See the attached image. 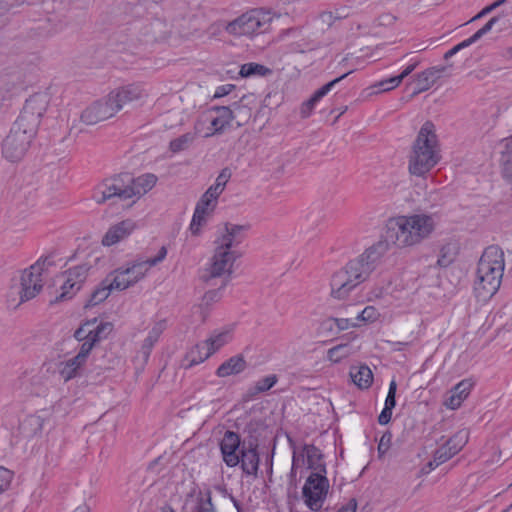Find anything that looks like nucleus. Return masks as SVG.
<instances>
[{
    "mask_svg": "<svg viewBox=\"0 0 512 512\" xmlns=\"http://www.w3.org/2000/svg\"><path fill=\"white\" fill-rule=\"evenodd\" d=\"M231 178V171L228 168L222 169L219 175L216 178L215 184H219L223 188H225L227 182Z\"/></svg>",
    "mask_w": 512,
    "mask_h": 512,
    "instance_id": "nucleus-52",
    "label": "nucleus"
},
{
    "mask_svg": "<svg viewBox=\"0 0 512 512\" xmlns=\"http://www.w3.org/2000/svg\"><path fill=\"white\" fill-rule=\"evenodd\" d=\"M166 321L160 320L156 322L151 330L148 333V336L145 338L142 344L141 352L144 357L147 359L151 353V350L155 343L159 340L161 334L166 329Z\"/></svg>",
    "mask_w": 512,
    "mask_h": 512,
    "instance_id": "nucleus-32",
    "label": "nucleus"
},
{
    "mask_svg": "<svg viewBox=\"0 0 512 512\" xmlns=\"http://www.w3.org/2000/svg\"><path fill=\"white\" fill-rule=\"evenodd\" d=\"M505 268L504 252L491 245L482 253L476 271L474 292L478 299H490L500 288Z\"/></svg>",
    "mask_w": 512,
    "mask_h": 512,
    "instance_id": "nucleus-5",
    "label": "nucleus"
},
{
    "mask_svg": "<svg viewBox=\"0 0 512 512\" xmlns=\"http://www.w3.org/2000/svg\"><path fill=\"white\" fill-rule=\"evenodd\" d=\"M507 0H497L495 2H493V6L496 8H498L499 6L503 5Z\"/></svg>",
    "mask_w": 512,
    "mask_h": 512,
    "instance_id": "nucleus-60",
    "label": "nucleus"
},
{
    "mask_svg": "<svg viewBox=\"0 0 512 512\" xmlns=\"http://www.w3.org/2000/svg\"><path fill=\"white\" fill-rule=\"evenodd\" d=\"M91 326H93V322H86L80 328L75 331L74 337L79 341L84 343L88 341L90 335L92 333Z\"/></svg>",
    "mask_w": 512,
    "mask_h": 512,
    "instance_id": "nucleus-45",
    "label": "nucleus"
},
{
    "mask_svg": "<svg viewBox=\"0 0 512 512\" xmlns=\"http://www.w3.org/2000/svg\"><path fill=\"white\" fill-rule=\"evenodd\" d=\"M442 159L441 145L434 130H419L408 161L411 175L425 177Z\"/></svg>",
    "mask_w": 512,
    "mask_h": 512,
    "instance_id": "nucleus-6",
    "label": "nucleus"
},
{
    "mask_svg": "<svg viewBox=\"0 0 512 512\" xmlns=\"http://www.w3.org/2000/svg\"><path fill=\"white\" fill-rule=\"evenodd\" d=\"M325 475L326 473L312 472L303 486L304 502L313 511L321 509L326 498L329 481Z\"/></svg>",
    "mask_w": 512,
    "mask_h": 512,
    "instance_id": "nucleus-11",
    "label": "nucleus"
},
{
    "mask_svg": "<svg viewBox=\"0 0 512 512\" xmlns=\"http://www.w3.org/2000/svg\"><path fill=\"white\" fill-rule=\"evenodd\" d=\"M444 66L430 67L415 76L416 86L412 94L424 92L430 89L445 71Z\"/></svg>",
    "mask_w": 512,
    "mask_h": 512,
    "instance_id": "nucleus-25",
    "label": "nucleus"
},
{
    "mask_svg": "<svg viewBox=\"0 0 512 512\" xmlns=\"http://www.w3.org/2000/svg\"><path fill=\"white\" fill-rule=\"evenodd\" d=\"M259 455L256 446L242 444L240 450V465L243 473L256 477L259 469Z\"/></svg>",
    "mask_w": 512,
    "mask_h": 512,
    "instance_id": "nucleus-23",
    "label": "nucleus"
},
{
    "mask_svg": "<svg viewBox=\"0 0 512 512\" xmlns=\"http://www.w3.org/2000/svg\"><path fill=\"white\" fill-rule=\"evenodd\" d=\"M222 297L221 289L210 290L206 292L202 298L201 303L196 308L195 313H199L201 320L205 321L209 314L210 307L218 302Z\"/></svg>",
    "mask_w": 512,
    "mask_h": 512,
    "instance_id": "nucleus-37",
    "label": "nucleus"
},
{
    "mask_svg": "<svg viewBox=\"0 0 512 512\" xmlns=\"http://www.w3.org/2000/svg\"><path fill=\"white\" fill-rule=\"evenodd\" d=\"M507 139L510 141V143H512V136Z\"/></svg>",
    "mask_w": 512,
    "mask_h": 512,
    "instance_id": "nucleus-64",
    "label": "nucleus"
},
{
    "mask_svg": "<svg viewBox=\"0 0 512 512\" xmlns=\"http://www.w3.org/2000/svg\"><path fill=\"white\" fill-rule=\"evenodd\" d=\"M391 440H392V435L390 432H385L380 440H379V444H378V453L380 455H384L390 448L391 446Z\"/></svg>",
    "mask_w": 512,
    "mask_h": 512,
    "instance_id": "nucleus-48",
    "label": "nucleus"
},
{
    "mask_svg": "<svg viewBox=\"0 0 512 512\" xmlns=\"http://www.w3.org/2000/svg\"><path fill=\"white\" fill-rule=\"evenodd\" d=\"M198 512H214V511L211 509H208V508L200 507Z\"/></svg>",
    "mask_w": 512,
    "mask_h": 512,
    "instance_id": "nucleus-61",
    "label": "nucleus"
},
{
    "mask_svg": "<svg viewBox=\"0 0 512 512\" xmlns=\"http://www.w3.org/2000/svg\"><path fill=\"white\" fill-rule=\"evenodd\" d=\"M232 339L231 330L228 328L215 330L205 340L208 344L209 352L213 355Z\"/></svg>",
    "mask_w": 512,
    "mask_h": 512,
    "instance_id": "nucleus-31",
    "label": "nucleus"
},
{
    "mask_svg": "<svg viewBox=\"0 0 512 512\" xmlns=\"http://www.w3.org/2000/svg\"><path fill=\"white\" fill-rule=\"evenodd\" d=\"M493 10H495V7L493 6V4H490L488 6H486L485 8H483L476 16H474L472 18V21L474 20H477V19H480L482 17H484L485 15L489 14L490 12H492Z\"/></svg>",
    "mask_w": 512,
    "mask_h": 512,
    "instance_id": "nucleus-55",
    "label": "nucleus"
},
{
    "mask_svg": "<svg viewBox=\"0 0 512 512\" xmlns=\"http://www.w3.org/2000/svg\"><path fill=\"white\" fill-rule=\"evenodd\" d=\"M73 512H90V507L87 504H82L75 508Z\"/></svg>",
    "mask_w": 512,
    "mask_h": 512,
    "instance_id": "nucleus-57",
    "label": "nucleus"
},
{
    "mask_svg": "<svg viewBox=\"0 0 512 512\" xmlns=\"http://www.w3.org/2000/svg\"><path fill=\"white\" fill-rule=\"evenodd\" d=\"M224 189L225 188H223L219 184L214 183L206 190V192L203 195L206 196V198H210L211 200L218 203V198L223 193Z\"/></svg>",
    "mask_w": 512,
    "mask_h": 512,
    "instance_id": "nucleus-49",
    "label": "nucleus"
},
{
    "mask_svg": "<svg viewBox=\"0 0 512 512\" xmlns=\"http://www.w3.org/2000/svg\"><path fill=\"white\" fill-rule=\"evenodd\" d=\"M247 366L246 360L242 355H235L224 361L216 370L218 377L224 378L236 375L245 370Z\"/></svg>",
    "mask_w": 512,
    "mask_h": 512,
    "instance_id": "nucleus-27",
    "label": "nucleus"
},
{
    "mask_svg": "<svg viewBox=\"0 0 512 512\" xmlns=\"http://www.w3.org/2000/svg\"><path fill=\"white\" fill-rule=\"evenodd\" d=\"M391 417H392V410H386L385 408H383V410L381 411V413L378 417V422L380 425H386L390 422Z\"/></svg>",
    "mask_w": 512,
    "mask_h": 512,
    "instance_id": "nucleus-53",
    "label": "nucleus"
},
{
    "mask_svg": "<svg viewBox=\"0 0 512 512\" xmlns=\"http://www.w3.org/2000/svg\"><path fill=\"white\" fill-rule=\"evenodd\" d=\"M211 356L209 352L208 344L205 341L197 343L187 353L183 360V366L185 368H191L194 365H198L204 362Z\"/></svg>",
    "mask_w": 512,
    "mask_h": 512,
    "instance_id": "nucleus-28",
    "label": "nucleus"
},
{
    "mask_svg": "<svg viewBox=\"0 0 512 512\" xmlns=\"http://www.w3.org/2000/svg\"><path fill=\"white\" fill-rule=\"evenodd\" d=\"M350 376L354 384L357 385L360 389L369 388L373 382V373L371 369L366 365L352 367Z\"/></svg>",
    "mask_w": 512,
    "mask_h": 512,
    "instance_id": "nucleus-33",
    "label": "nucleus"
},
{
    "mask_svg": "<svg viewBox=\"0 0 512 512\" xmlns=\"http://www.w3.org/2000/svg\"><path fill=\"white\" fill-rule=\"evenodd\" d=\"M472 387L473 382L470 379L460 381L449 391V395L444 400V405L451 410L459 408L470 394Z\"/></svg>",
    "mask_w": 512,
    "mask_h": 512,
    "instance_id": "nucleus-24",
    "label": "nucleus"
},
{
    "mask_svg": "<svg viewBox=\"0 0 512 512\" xmlns=\"http://www.w3.org/2000/svg\"><path fill=\"white\" fill-rule=\"evenodd\" d=\"M245 226L226 223L219 231L215 239L214 254L208 267L201 275V279L208 282L212 278L229 276L233 271V265L240 253L236 248L245 238Z\"/></svg>",
    "mask_w": 512,
    "mask_h": 512,
    "instance_id": "nucleus-3",
    "label": "nucleus"
},
{
    "mask_svg": "<svg viewBox=\"0 0 512 512\" xmlns=\"http://www.w3.org/2000/svg\"><path fill=\"white\" fill-rule=\"evenodd\" d=\"M468 442V432L460 430L441 445L434 453L433 460L429 462L430 469H434L456 455Z\"/></svg>",
    "mask_w": 512,
    "mask_h": 512,
    "instance_id": "nucleus-14",
    "label": "nucleus"
},
{
    "mask_svg": "<svg viewBox=\"0 0 512 512\" xmlns=\"http://www.w3.org/2000/svg\"><path fill=\"white\" fill-rule=\"evenodd\" d=\"M52 264L48 258L39 259L21 275L20 303L33 299L43 288L48 267Z\"/></svg>",
    "mask_w": 512,
    "mask_h": 512,
    "instance_id": "nucleus-9",
    "label": "nucleus"
},
{
    "mask_svg": "<svg viewBox=\"0 0 512 512\" xmlns=\"http://www.w3.org/2000/svg\"><path fill=\"white\" fill-rule=\"evenodd\" d=\"M329 322H332L338 330H347L350 327H358L359 323L354 319L349 318H331Z\"/></svg>",
    "mask_w": 512,
    "mask_h": 512,
    "instance_id": "nucleus-46",
    "label": "nucleus"
},
{
    "mask_svg": "<svg viewBox=\"0 0 512 512\" xmlns=\"http://www.w3.org/2000/svg\"><path fill=\"white\" fill-rule=\"evenodd\" d=\"M93 326H91L92 333L88 341H85L81 344V347H85L89 345V353L94 347L95 343L99 342L101 339L106 338L110 332L112 331V324L108 322H100L98 323L96 319L92 320Z\"/></svg>",
    "mask_w": 512,
    "mask_h": 512,
    "instance_id": "nucleus-30",
    "label": "nucleus"
},
{
    "mask_svg": "<svg viewBox=\"0 0 512 512\" xmlns=\"http://www.w3.org/2000/svg\"><path fill=\"white\" fill-rule=\"evenodd\" d=\"M420 59L418 58H412L410 60V63L405 67V69L397 76H393L387 79H384L380 82H378L375 86L379 89V91H389L397 86L402 82V80L407 77L409 74H411L415 68L419 65Z\"/></svg>",
    "mask_w": 512,
    "mask_h": 512,
    "instance_id": "nucleus-29",
    "label": "nucleus"
},
{
    "mask_svg": "<svg viewBox=\"0 0 512 512\" xmlns=\"http://www.w3.org/2000/svg\"><path fill=\"white\" fill-rule=\"evenodd\" d=\"M161 512H175V511L170 505H164L161 508Z\"/></svg>",
    "mask_w": 512,
    "mask_h": 512,
    "instance_id": "nucleus-59",
    "label": "nucleus"
},
{
    "mask_svg": "<svg viewBox=\"0 0 512 512\" xmlns=\"http://www.w3.org/2000/svg\"><path fill=\"white\" fill-rule=\"evenodd\" d=\"M13 476V471L0 466V492H4L10 487Z\"/></svg>",
    "mask_w": 512,
    "mask_h": 512,
    "instance_id": "nucleus-42",
    "label": "nucleus"
},
{
    "mask_svg": "<svg viewBox=\"0 0 512 512\" xmlns=\"http://www.w3.org/2000/svg\"><path fill=\"white\" fill-rule=\"evenodd\" d=\"M437 220L429 213L398 215L388 219L385 231L387 248L389 244L404 249L420 245L435 232Z\"/></svg>",
    "mask_w": 512,
    "mask_h": 512,
    "instance_id": "nucleus-2",
    "label": "nucleus"
},
{
    "mask_svg": "<svg viewBox=\"0 0 512 512\" xmlns=\"http://www.w3.org/2000/svg\"><path fill=\"white\" fill-rule=\"evenodd\" d=\"M396 390H397V384L395 380H392L389 384L388 394L385 399L384 408L386 410H393L396 406Z\"/></svg>",
    "mask_w": 512,
    "mask_h": 512,
    "instance_id": "nucleus-43",
    "label": "nucleus"
},
{
    "mask_svg": "<svg viewBox=\"0 0 512 512\" xmlns=\"http://www.w3.org/2000/svg\"><path fill=\"white\" fill-rule=\"evenodd\" d=\"M50 98L47 93H36L26 100L16 120L19 128H38L46 112Z\"/></svg>",
    "mask_w": 512,
    "mask_h": 512,
    "instance_id": "nucleus-10",
    "label": "nucleus"
},
{
    "mask_svg": "<svg viewBox=\"0 0 512 512\" xmlns=\"http://www.w3.org/2000/svg\"><path fill=\"white\" fill-rule=\"evenodd\" d=\"M326 16H328L329 18H331V14H330V13H328V14H324V15H323V17H326Z\"/></svg>",
    "mask_w": 512,
    "mask_h": 512,
    "instance_id": "nucleus-63",
    "label": "nucleus"
},
{
    "mask_svg": "<svg viewBox=\"0 0 512 512\" xmlns=\"http://www.w3.org/2000/svg\"><path fill=\"white\" fill-rule=\"evenodd\" d=\"M351 354V348L348 344H339L330 348L327 352V358L334 363L340 362L342 359Z\"/></svg>",
    "mask_w": 512,
    "mask_h": 512,
    "instance_id": "nucleus-40",
    "label": "nucleus"
},
{
    "mask_svg": "<svg viewBox=\"0 0 512 512\" xmlns=\"http://www.w3.org/2000/svg\"><path fill=\"white\" fill-rule=\"evenodd\" d=\"M500 167L502 177L512 185V143L508 139L504 142V148L501 152Z\"/></svg>",
    "mask_w": 512,
    "mask_h": 512,
    "instance_id": "nucleus-34",
    "label": "nucleus"
},
{
    "mask_svg": "<svg viewBox=\"0 0 512 512\" xmlns=\"http://www.w3.org/2000/svg\"><path fill=\"white\" fill-rule=\"evenodd\" d=\"M35 130H10L2 143V154L10 162H17L25 155Z\"/></svg>",
    "mask_w": 512,
    "mask_h": 512,
    "instance_id": "nucleus-12",
    "label": "nucleus"
},
{
    "mask_svg": "<svg viewBox=\"0 0 512 512\" xmlns=\"http://www.w3.org/2000/svg\"><path fill=\"white\" fill-rule=\"evenodd\" d=\"M421 128H425V129H428V128H435V125H434L431 121L427 120V121L422 125V127H421Z\"/></svg>",
    "mask_w": 512,
    "mask_h": 512,
    "instance_id": "nucleus-58",
    "label": "nucleus"
},
{
    "mask_svg": "<svg viewBox=\"0 0 512 512\" xmlns=\"http://www.w3.org/2000/svg\"><path fill=\"white\" fill-rule=\"evenodd\" d=\"M380 317L379 311L374 306L365 307L355 318L357 322H375Z\"/></svg>",
    "mask_w": 512,
    "mask_h": 512,
    "instance_id": "nucleus-41",
    "label": "nucleus"
},
{
    "mask_svg": "<svg viewBox=\"0 0 512 512\" xmlns=\"http://www.w3.org/2000/svg\"><path fill=\"white\" fill-rule=\"evenodd\" d=\"M235 88V85L233 84H224L220 85L216 88L214 92V98H222L228 94H230Z\"/></svg>",
    "mask_w": 512,
    "mask_h": 512,
    "instance_id": "nucleus-51",
    "label": "nucleus"
},
{
    "mask_svg": "<svg viewBox=\"0 0 512 512\" xmlns=\"http://www.w3.org/2000/svg\"><path fill=\"white\" fill-rule=\"evenodd\" d=\"M234 504H235V507L239 510L240 509L239 504L236 501L234 502Z\"/></svg>",
    "mask_w": 512,
    "mask_h": 512,
    "instance_id": "nucleus-62",
    "label": "nucleus"
},
{
    "mask_svg": "<svg viewBox=\"0 0 512 512\" xmlns=\"http://www.w3.org/2000/svg\"><path fill=\"white\" fill-rule=\"evenodd\" d=\"M233 119V112L229 107L217 106L203 111L200 115L202 123H210L212 128H226Z\"/></svg>",
    "mask_w": 512,
    "mask_h": 512,
    "instance_id": "nucleus-21",
    "label": "nucleus"
},
{
    "mask_svg": "<svg viewBox=\"0 0 512 512\" xmlns=\"http://www.w3.org/2000/svg\"><path fill=\"white\" fill-rule=\"evenodd\" d=\"M196 139V133L195 132H187L184 135L180 136L177 139H174L170 142V149L177 153L182 150L187 149L190 147V145L194 142Z\"/></svg>",
    "mask_w": 512,
    "mask_h": 512,
    "instance_id": "nucleus-39",
    "label": "nucleus"
},
{
    "mask_svg": "<svg viewBox=\"0 0 512 512\" xmlns=\"http://www.w3.org/2000/svg\"><path fill=\"white\" fill-rule=\"evenodd\" d=\"M498 17H492L482 28L476 31L472 36H470L471 40L476 43L479 39H481L485 34L490 32L493 26L498 22Z\"/></svg>",
    "mask_w": 512,
    "mask_h": 512,
    "instance_id": "nucleus-44",
    "label": "nucleus"
},
{
    "mask_svg": "<svg viewBox=\"0 0 512 512\" xmlns=\"http://www.w3.org/2000/svg\"><path fill=\"white\" fill-rule=\"evenodd\" d=\"M357 502L354 498L350 499L346 505L341 507L338 512H356Z\"/></svg>",
    "mask_w": 512,
    "mask_h": 512,
    "instance_id": "nucleus-54",
    "label": "nucleus"
},
{
    "mask_svg": "<svg viewBox=\"0 0 512 512\" xmlns=\"http://www.w3.org/2000/svg\"><path fill=\"white\" fill-rule=\"evenodd\" d=\"M116 113L109 96H107L106 99L96 101L86 108L81 114V121L85 125H95L114 116Z\"/></svg>",
    "mask_w": 512,
    "mask_h": 512,
    "instance_id": "nucleus-15",
    "label": "nucleus"
},
{
    "mask_svg": "<svg viewBox=\"0 0 512 512\" xmlns=\"http://www.w3.org/2000/svg\"><path fill=\"white\" fill-rule=\"evenodd\" d=\"M145 95V91L140 85L130 84L111 91L108 96L116 112H118L126 104L139 100Z\"/></svg>",
    "mask_w": 512,
    "mask_h": 512,
    "instance_id": "nucleus-17",
    "label": "nucleus"
},
{
    "mask_svg": "<svg viewBox=\"0 0 512 512\" xmlns=\"http://www.w3.org/2000/svg\"><path fill=\"white\" fill-rule=\"evenodd\" d=\"M273 20L270 10L264 8H251L235 19L229 21L224 30L227 34L240 38L254 39L269 32Z\"/></svg>",
    "mask_w": 512,
    "mask_h": 512,
    "instance_id": "nucleus-7",
    "label": "nucleus"
},
{
    "mask_svg": "<svg viewBox=\"0 0 512 512\" xmlns=\"http://www.w3.org/2000/svg\"><path fill=\"white\" fill-rule=\"evenodd\" d=\"M88 271L89 266L87 264H81L59 275L57 282L60 283V294L57 299L66 300L72 298L81 288L82 283L88 275Z\"/></svg>",
    "mask_w": 512,
    "mask_h": 512,
    "instance_id": "nucleus-13",
    "label": "nucleus"
},
{
    "mask_svg": "<svg viewBox=\"0 0 512 512\" xmlns=\"http://www.w3.org/2000/svg\"><path fill=\"white\" fill-rule=\"evenodd\" d=\"M166 255L167 249L165 246H162L155 257L135 261L126 266L119 267L110 273L112 277L111 285L118 291H123L133 286L146 276L151 267L162 262L166 258Z\"/></svg>",
    "mask_w": 512,
    "mask_h": 512,
    "instance_id": "nucleus-8",
    "label": "nucleus"
},
{
    "mask_svg": "<svg viewBox=\"0 0 512 512\" xmlns=\"http://www.w3.org/2000/svg\"><path fill=\"white\" fill-rule=\"evenodd\" d=\"M272 73V70L265 65L249 62L240 66L239 76L241 78H261Z\"/></svg>",
    "mask_w": 512,
    "mask_h": 512,
    "instance_id": "nucleus-35",
    "label": "nucleus"
},
{
    "mask_svg": "<svg viewBox=\"0 0 512 512\" xmlns=\"http://www.w3.org/2000/svg\"><path fill=\"white\" fill-rule=\"evenodd\" d=\"M277 381L278 377L275 374L265 376L257 380L254 385L248 389L247 393L251 398H253L260 393H264L270 390L277 383Z\"/></svg>",
    "mask_w": 512,
    "mask_h": 512,
    "instance_id": "nucleus-38",
    "label": "nucleus"
},
{
    "mask_svg": "<svg viewBox=\"0 0 512 512\" xmlns=\"http://www.w3.org/2000/svg\"><path fill=\"white\" fill-rule=\"evenodd\" d=\"M110 284H112V277L109 274L91 294L88 306L98 305L107 299L111 291L116 290L115 287Z\"/></svg>",
    "mask_w": 512,
    "mask_h": 512,
    "instance_id": "nucleus-36",
    "label": "nucleus"
},
{
    "mask_svg": "<svg viewBox=\"0 0 512 512\" xmlns=\"http://www.w3.org/2000/svg\"><path fill=\"white\" fill-rule=\"evenodd\" d=\"M306 457L307 467L313 472L326 473L325 465L322 461V455L318 448L313 445H305L301 454H293V467L298 466L300 461L304 462Z\"/></svg>",
    "mask_w": 512,
    "mask_h": 512,
    "instance_id": "nucleus-22",
    "label": "nucleus"
},
{
    "mask_svg": "<svg viewBox=\"0 0 512 512\" xmlns=\"http://www.w3.org/2000/svg\"><path fill=\"white\" fill-rule=\"evenodd\" d=\"M453 261V256L451 254V247L449 245L443 246L440 249V255L437 260V264L441 267H447Z\"/></svg>",
    "mask_w": 512,
    "mask_h": 512,
    "instance_id": "nucleus-47",
    "label": "nucleus"
},
{
    "mask_svg": "<svg viewBox=\"0 0 512 512\" xmlns=\"http://www.w3.org/2000/svg\"><path fill=\"white\" fill-rule=\"evenodd\" d=\"M351 72L345 73L342 76L335 78L334 80L326 83L322 87H320L318 90H316L312 96L305 101L301 106V114L304 117H307L310 115L312 110L316 107V105L319 103V101L325 97L332 89L333 87L339 83L341 80H343L345 77H347Z\"/></svg>",
    "mask_w": 512,
    "mask_h": 512,
    "instance_id": "nucleus-26",
    "label": "nucleus"
},
{
    "mask_svg": "<svg viewBox=\"0 0 512 512\" xmlns=\"http://www.w3.org/2000/svg\"><path fill=\"white\" fill-rule=\"evenodd\" d=\"M386 252L387 243L377 242L363 254L349 261L332 275L330 295L337 300L346 299L356 287L369 278Z\"/></svg>",
    "mask_w": 512,
    "mask_h": 512,
    "instance_id": "nucleus-1",
    "label": "nucleus"
},
{
    "mask_svg": "<svg viewBox=\"0 0 512 512\" xmlns=\"http://www.w3.org/2000/svg\"><path fill=\"white\" fill-rule=\"evenodd\" d=\"M216 206L217 202L210 198H206L204 195L201 196L200 200L196 204L189 227L193 235L197 236L200 234L202 226L207 223L208 217L212 215Z\"/></svg>",
    "mask_w": 512,
    "mask_h": 512,
    "instance_id": "nucleus-18",
    "label": "nucleus"
},
{
    "mask_svg": "<svg viewBox=\"0 0 512 512\" xmlns=\"http://www.w3.org/2000/svg\"><path fill=\"white\" fill-rule=\"evenodd\" d=\"M474 44V42L471 40V38H467L465 40H463L462 42L458 43L457 45H455L453 48H451L450 50H448L445 55H444V58L445 59H448L452 56H454L456 53H458L460 50L466 48V47H469L470 45Z\"/></svg>",
    "mask_w": 512,
    "mask_h": 512,
    "instance_id": "nucleus-50",
    "label": "nucleus"
},
{
    "mask_svg": "<svg viewBox=\"0 0 512 512\" xmlns=\"http://www.w3.org/2000/svg\"><path fill=\"white\" fill-rule=\"evenodd\" d=\"M414 341H415V339L407 341V342H401V341L395 342L394 349L400 351L403 349L404 346L412 345L414 343Z\"/></svg>",
    "mask_w": 512,
    "mask_h": 512,
    "instance_id": "nucleus-56",
    "label": "nucleus"
},
{
    "mask_svg": "<svg viewBox=\"0 0 512 512\" xmlns=\"http://www.w3.org/2000/svg\"><path fill=\"white\" fill-rule=\"evenodd\" d=\"M89 355V345L80 347L79 352L72 358L60 362L59 374L67 382L79 374V370L86 363Z\"/></svg>",
    "mask_w": 512,
    "mask_h": 512,
    "instance_id": "nucleus-19",
    "label": "nucleus"
},
{
    "mask_svg": "<svg viewBox=\"0 0 512 512\" xmlns=\"http://www.w3.org/2000/svg\"><path fill=\"white\" fill-rule=\"evenodd\" d=\"M156 182L157 177L154 174L148 173L133 178L130 174L123 173L97 185L93 192V199L98 204H102L114 197L120 200L141 197L150 191Z\"/></svg>",
    "mask_w": 512,
    "mask_h": 512,
    "instance_id": "nucleus-4",
    "label": "nucleus"
},
{
    "mask_svg": "<svg viewBox=\"0 0 512 512\" xmlns=\"http://www.w3.org/2000/svg\"><path fill=\"white\" fill-rule=\"evenodd\" d=\"M135 228V222L130 219L112 225L103 236L102 245L110 247L123 241L132 234Z\"/></svg>",
    "mask_w": 512,
    "mask_h": 512,
    "instance_id": "nucleus-20",
    "label": "nucleus"
},
{
    "mask_svg": "<svg viewBox=\"0 0 512 512\" xmlns=\"http://www.w3.org/2000/svg\"><path fill=\"white\" fill-rule=\"evenodd\" d=\"M241 447L240 437L237 433L232 431L225 432L220 442V450L223 461L227 466L235 467L240 463Z\"/></svg>",
    "mask_w": 512,
    "mask_h": 512,
    "instance_id": "nucleus-16",
    "label": "nucleus"
}]
</instances>
